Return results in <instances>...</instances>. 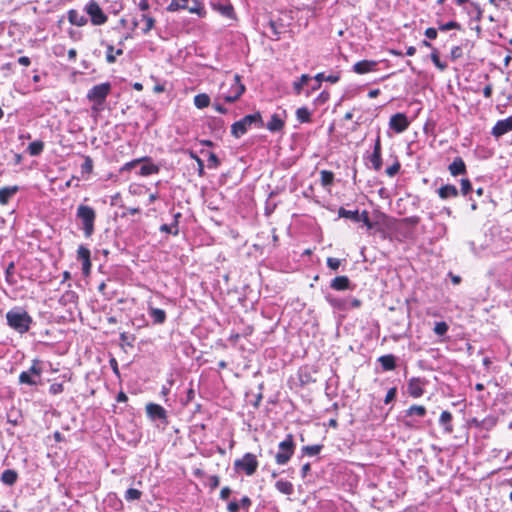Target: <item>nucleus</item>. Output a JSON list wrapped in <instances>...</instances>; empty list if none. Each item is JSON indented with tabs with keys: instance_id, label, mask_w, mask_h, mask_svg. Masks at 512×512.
<instances>
[{
	"instance_id": "nucleus-58",
	"label": "nucleus",
	"mask_w": 512,
	"mask_h": 512,
	"mask_svg": "<svg viewBox=\"0 0 512 512\" xmlns=\"http://www.w3.org/2000/svg\"><path fill=\"white\" fill-rule=\"evenodd\" d=\"M14 271H15V265H14V262H10L5 270V276H6V280L9 282V283H12V280H11V277L13 276L14 274Z\"/></svg>"
},
{
	"instance_id": "nucleus-49",
	"label": "nucleus",
	"mask_w": 512,
	"mask_h": 512,
	"mask_svg": "<svg viewBox=\"0 0 512 512\" xmlns=\"http://www.w3.org/2000/svg\"><path fill=\"white\" fill-rule=\"evenodd\" d=\"M77 295L73 291H67L65 294L62 295L60 301L63 303H76L77 301Z\"/></svg>"
},
{
	"instance_id": "nucleus-5",
	"label": "nucleus",
	"mask_w": 512,
	"mask_h": 512,
	"mask_svg": "<svg viewBox=\"0 0 512 512\" xmlns=\"http://www.w3.org/2000/svg\"><path fill=\"white\" fill-rule=\"evenodd\" d=\"M111 88L112 86L109 82H104L94 85L89 89L86 97L89 101L93 102V110H99V108L105 103L107 96L111 92Z\"/></svg>"
},
{
	"instance_id": "nucleus-46",
	"label": "nucleus",
	"mask_w": 512,
	"mask_h": 512,
	"mask_svg": "<svg viewBox=\"0 0 512 512\" xmlns=\"http://www.w3.org/2000/svg\"><path fill=\"white\" fill-rule=\"evenodd\" d=\"M448 329V324L444 321H441L435 324L433 331L438 336H444L447 333Z\"/></svg>"
},
{
	"instance_id": "nucleus-62",
	"label": "nucleus",
	"mask_w": 512,
	"mask_h": 512,
	"mask_svg": "<svg viewBox=\"0 0 512 512\" xmlns=\"http://www.w3.org/2000/svg\"><path fill=\"white\" fill-rule=\"evenodd\" d=\"M240 509L239 502L237 501H231L227 505V511L228 512H238Z\"/></svg>"
},
{
	"instance_id": "nucleus-35",
	"label": "nucleus",
	"mask_w": 512,
	"mask_h": 512,
	"mask_svg": "<svg viewBox=\"0 0 512 512\" xmlns=\"http://www.w3.org/2000/svg\"><path fill=\"white\" fill-rule=\"evenodd\" d=\"M322 449H323V445L315 444V445L303 446L301 451H302L303 455L312 457V456L318 455L322 451Z\"/></svg>"
},
{
	"instance_id": "nucleus-12",
	"label": "nucleus",
	"mask_w": 512,
	"mask_h": 512,
	"mask_svg": "<svg viewBox=\"0 0 512 512\" xmlns=\"http://www.w3.org/2000/svg\"><path fill=\"white\" fill-rule=\"evenodd\" d=\"M409 126V120L404 113L394 114L389 121V127L396 133L404 132Z\"/></svg>"
},
{
	"instance_id": "nucleus-50",
	"label": "nucleus",
	"mask_w": 512,
	"mask_h": 512,
	"mask_svg": "<svg viewBox=\"0 0 512 512\" xmlns=\"http://www.w3.org/2000/svg\"><path fill=\"white\" fill-rule=\"evenodd\" d=\"M361 301L354 297H346L347 311L361 306Z\"/></svg>"
},
{
	"instance_id": "nucleus-34",
	"label": "nucleus",
	"mask_w": 512,
	"mask_h": 512,
	"mask_svg": "<svg viewBox=\"0 0 512 512\" xmlns=\"http://www.w3.org/2000/svg\"><path fill=\"white\" fill-rule=\"evenodd\" d=\"M209 104H210V97L207 94L201 93V94H197L194 97V105L198 109L206 108L209 106Z\"/></svg>"
},
{
	"instance_id": "nucleus-59",
	"label": "nucleus",
	"mask_w": 512,
	"mask_h": 512,
	"mask_svg": "<svg viewBox=\"0 0 512 512\" xmlns=\"http://www.w3.org/2000/svg\"><path fill=\"white\" fill-rule=\"evenodd\" d=\"M463 55V50H462V47L460 46H454L452 49H451V53H450V56H451V59L452 60H456L460 57H462Z\"/></svg>"
},
{
	"instance_id": "nucleus-20",
	"label": "nucleus",
	"mask_w": 512,
	"mask_h": 512,
	"mask_svg": "<svg viewBox=\"0 0 512 512\" xmlns=\"http://www.w3.org/2000/svg\"><path fill=\"white\" fill-rule=\"evenodd\" d=\"M19 191V186H6L0 188V204L6 205L10 199Z\"/></svg>"
},
{
	"instance_id": "nucleus-1",
	"label": "nucleus",
	"mask_w": 512,
	"mask_h": 512,
	"mask_svg": "<svg viewBox=\"0 0 512 512\" xmlns=\"http://www.w3.org/2000/svg\"><path fill=\"white\" fill-rule=\"evenodd\" d=\"M7 325L20 334L29 331L33 323L32 317L22 307H14L6 313Z\"/></svg>"
},
{
	"instance_id": "nucleus-55",
	"label": "nucleus",
	"mask_w": 512,
	"mask_h": 512,
	"mask_svg": "<svg viewBox=\"0 0 512 512\" xmlns=\"http://www.w3.org/2000/svg\"><path fill=\"white\" fill-rule=\"evenodd\" d=\"M396 394H397V388L396 387L390 388L386 393V396L384 398V403L389 404L390 402H392L395 399Z\"/></svg>"
},
{
	"instance_id": "nucleus-10",
	"label": "nucleus",
	"mask_w": 512,
	"mask_h": 512,
	"mask_svg": "<svg viewBox=\"0 0 512 512\" xmlns=\"http://www.w3.org/2000/svg\"><path fill=\"white\" fill-rule=\"evenodd\" d=\"M146 413L150 420L160 421L161 424H168L167 411L159 404L148 403L146 405Z\"/></svg>"
},
{
	"instance_id": "nucleus-6",
	"label": "nucleus",
	"mask_w": 512,
	"mask_h": 512,
	"mask_svg": "<svg viewBox=\"0 0 512 512\" xmlns=\"http://www.w3.org/2000/svg\"><path fill=\"white\" fill-rule=\"evenodd\" d=\"M225 88L226 84H223L219 98H222L227 103L235 102L245 92V86L241 83V78L237 74L234 75L233 79L229 83V89L225 91Z\"/></svg>"
},
{
	"instance_id": "nucleus-3",
	"label": "nucleus",
	"mask_w": 512,
	"mask_h": 512,
	"mask_svg": "<svg viewBox=\"0 0 512 512\" xmlns=\"http://www.w3.org/2000/svg\"><path fill=\"white\" fill-rule=\"evenodd\" d=\"M76 218L81 223L85 237H91L95 230L96 212L94 208L80 204L77 207Z\"/></svg>"
},
{
	"instance_id": "nucleus-60",
	"label": "nucleus",
	"mask_w": 512,
	"mask_h": 512,
	"mask_svg": "<svg viewBox=\"0 0 512 512\" xmlns=\"http://www.w3.org/2000/svg\"><path fill=\"white\" fill-rule=\"evenodd\" d=\"M251 504H252V501L248 496L242 497L241 500L239 501L240 508H243L245 510H248L249 507L251 506Z\"/></svg>"
},
{
	"instance_id": "nucleus-48",
	"label": "nucleus",
	"mask_w": 512,
	"mask_h": 512,
	"mask_svg": "<svg viewBox=\"0 0 512 512\" xmlns=\"http://www.w3.org/2000/svg\"><path fill=\"white\" fill-rule=\"evenodd\" d=\"M39 364H40V361L35 359L33 361L32 366L30 367V369L27 370L26 372H29L32 376H35L36 378L40 379L41 378V374H42V369L39 366Z\"/></svg>"
},
{
	"instance_id": "nucleus-64",
	"label": "nucleus",
	"mask_w": 512,
	"mask_h": 512,
	"mask_svg": "<svg viewBox=\"0 0 512 512\" xmlns=\"http://www.w3.org/2000/svg\"><path fill=\"white\" fill-rule=\"evenodd\" d=\"M495 424H496V420L494 418H492V417L485 418L482 421V426L487 428V429L490 428V427H493Z\"/></svg>"
},
{
	"instance_id": "nucleus-4",
	"label": "nucleus",
	"mask_w": 512,
	"mask_h": 512,
	"mask_svg": "<svg viewBox=\"0 0 512 512\" xmlns=\"http://www.w3.org/2000/svg\"><path fill=\"white\" fill-rule=\"evenodd\" d=\"M185 9L190 13L197 14L199 17H205L206 15L204 5L199 0H171L166 7L168 12H177Z\"/></svg>"
},
{
	"instance_id": "nucleus-14",
	"label": "nucleus",
	"mask_w": 512,
	"mask_h": 512,
	"mask_svg": "<svg viewBox=\"0 0 512 512\" xmlns=\"http://www.w3.org/2000/svg\"><path fill=\"white\" fill-rule=\"evenodd\" d=\"M510 131H512V116L498 120L492 128L491 134L495 138H499Z\"/></svg>"
},
{
	"instance_id": "nucleus-52",
	"label": "nucleus",
	"mask_w": 512,
	"mask_h": 512,
	"mask_svg": "<svg viewBox=\"0 0 512 512\" xmlns=\"http://www.w3.org/2000/svg\"><path fill=\"white\" fill-rule=\"evenodd\" d=\"M400 163L396 161L393 165L386 168L385 172L389 177H394L400 170Z\"/></svg>"
},
{
	"instance_id": "nucleus-24",
	"label": "nucleus",
	"mask_w": 512,
	"mask_h": 512,
	"mask_svg": "<svg viewBox=\"0 0 512 512\" xmlns=\"http://www.w3.org/2000/svg\"><path fill=\"white\" fill-rule=\"evenodd\" d=\"M148 314L154 324H163L166 321V312L163 309L148 307Z\"/></svg>"
},
{
	"instance_id": "nucleus-43",
	"label": "nucleus",
	"mask_w": 512,
	"mask_h": 512,
	"mask_svg": "<svg viewBox=\"0 0 512 512\" xmlns=\"http://www.w3.org/2000/svg\"><path fill=\"white\" fill-rule=\"evenodd\" d=\"M149 160H150V157H147V156L141 157V158H138V159H134V160H132L130 162L125 163L121 167L120 171L121 172L130 171L132 168L137 166L139 163H142L143 161H149Z\"/></svg>"
},
{
	"instance_id": "nucleus-23",
	"label": "nucleus",
	"mask_w": 512,
	"mask_h": 512,
	"mask_svg": "<svg viewBox=\"0 0 512 512\" xmlns=\"http://www.w3.org/2000/svg\"><path fill=\"white\" fill-rule=\"evenodd\" d=\"M377 361L384 371H392L396 368V357L393 354L382 355Z\"/></svg>"
},
{
	"instance_id": "nucleus-32",
	"label": "nucleus",
	"mask_w": 512,
	"mask_h": 512,
	"mask_svg": "<svg viewBox=\"0 0 512 512\" xmlns=\"http://www.w3.org/2000/svg\"><path fill=\"white\" fill-rule=\"evenodd\" d=\"M141 20L144 22V26L141 28L142 32L143 34H148L154 28L155 19L144 13L141 15Z\"/></svg>"
},
{
	"instance_id": "nucleus-15",
	"label": "nucleus",
	"mask_w": 512,
	"mask_h": 512,
	"mask_svg": "<svg viewBox=\"0 0 512 512\" xmlns=\"http://www.w3.org/2000/svg\"><path fill=\"white\" fill-rule=\"evenodd\" d=\"M369 160L375 171H379L382 168L381 139L379 135L375 139L374 149L369 156Z\"/></svg>"
},
{
	"instance_id": "nucleus-56",
	"label": "nucleus",
	"mask_w": 512,
	"mask_h": 512,
	"mask_svg": "<svg viewBox=\"0 0 512 512\" xmlns=\"http://www.w3.org/2000/svg\"><path fill=\"white\" fill-rule=\"evenodd\" d=\"M160 231H161V232L170 233V234H173V235H177V234L179 233L178 228H175V226H174V224H173V223H172L171 225L163 224V225L160 227Z\"/></svg>"
},
{
	"instance_id": "nucleus-2",
	"label": "nucleus",
	"mask_w": 512,
	"mask_h": 512,
	"mask_svg": "<svg viewBox=\"0 0 512 512\" xmlns=\"http://www.w3.org/2000/svg\"><path fill=\"white\" fill-rule=\"evenodd\" d=\"M263 128L264 121L262 115L259 111L249 114L241 118L240 120L234 122L231 125V135L234 138H241L247 131L252 128Z\"/></svg>"
},
{
	"instance_id": "nucleus-53",
	"label": "nucleus",
	"mask_w": 512,
	"mask_h": 512,
	"mask_svg": "<svg viewBox=\"0 0 512 512\" xmlns=\"http://www.w3.org/2000/svg\"><path fill=\"white\" fill-rule=\"evenodd\" d=\"M460 28H461L460 24L457 23L456 21H449V22L439 26V29L441 31H448V30H451V29H458L459 30Z\"/></svg>"
},
{
	"instance_id": "nucleus-37",
	"label": "nucleus",
	"mask_w": 512,
	"mask_h": 512,
	"mask_svg": "<svg viewBox=\"0 0 512 512\" xmlns=\"http://www.w3.org/2000/svg\"><path fill=\"white\" fill-rule=\"evenodd\" d=\"M276 489L286 495H290L293 492V485L289 481L279 480L275 483Z\"/></svg>"
},
{
	"instance_id": "nucleus-40",
	"label": "nucleus",
	"mask_w": 512,
	"mask_h": 512,
	"mask_svg": "<svg viewBox=\"0 0 512 512\" xmlns=\"http://www.w3.org/2000/svg\"><path fill=\"white\" fill-rule=\"evenodd\" d=\"M432 62L434 65L441 71L445 70L447 68V64L445 62H442L439 58V52L436 48H433L432 53L430 55Z\"/></svg>"
},
{
	"instance_id": "nucleus-47",
	"label": "nucleus",
	"mask_w": 512,
	"mask_h": 512,
	"mask_svg": "<svg viewBox=\"0 0 512 512\" xmlns=\"http://www.w3.org/2000/svg\"><path fill=\"white\" fill-rule=\"evenodd\" d=\"M81 171L85 174H90L93 171V160L90 156L84 157V162L81 165Z\"/></svg>"
},
{
	"instance_id": "nucleus-19",
	"label": "nucleus",
	"mask_w": 512,
	"mask_h": 512,
	"mask_svg": "<svg viewBox=\"0 0 512 512\" xmlns=\"http://www.w3.org/2000/svg\"><path fill=\"white\" fill-rule=\"evenodd\" d=\"M330 287L336 291H344L351 289V282L347 276H337L331 281Z\"/></svg>"
},
{
	"instance_id": "nucleus-45",
	"label": "nucleus",
	"mask_w": 512,
	"mask_h": 512,
	"mask_svg": "<svg viewBox=\"0 0 512 512\" xmlns=\"http://www.w3.org/2000/svg\"><path fill=\"white\" fill-rule=\"evenodd\" d=\"M142 496V492L135 488H129L124 495L126 501L139 500Z\"/></svg>"
},
{
	"instance_id": "nucleus-18",
	"label": "nucleus",
	"mask_w": 512,
	"mask_h": 512,
	"mask_svg": "<svg viewBox=\"0 0 512 512\" xmlns=\"http://www.w3.org/2000/svg\"><path fill=\"white\" fill-rule=\"evenodd\" d=\"M377 65L373 60H362L353 65V71L357 74H365L373 71Z\"/></svg>"
},
{
	"instance_id": "nucleus-39",
	"label": "nucleus",
	"mask_w": 512,
	"mask_h": 512,
	"mask_svg": "<svg viewBox=\"0 0 512 512\" xmlns=\"http://www.w3.org/2000/svg\"><path fill=\"white\" fill-rule=\"evenodd\" d=\"M122 54H123L122 49L114 50V47L112 45H108L107 50H106V60L108 63H114L116 61V55H122Z\"/></svg>"
},
{
	"instance_id": "nucleus-38",
	"label": "nucleus",
	"mask_w": 512,
	"mask_h": 512,
	"mask_svg": "<svg viewBox=\"0 0 512 512\" xmlns=\"http://www.w3.org/2000/svg\"><path fill=\"white\" fill-rule=\"evenodd\" d=\"M39 379L35 376H32L29 372H21L19 375V382L21 384H27L30 386H34L38 384Z\"/></svg>"
},
{
	"instance_id": "nucleus-41",
	"label": "nucleus",
	"mask_w": 512,
	"mask_h": 512,
	"mask_svg": "<svg viewBox=\"0 0 512 512\" xmlns=\"http://www.w3.org/2000/svg\"><path fill=\"white\" fill-rule=\"evenodd\" d=\"M321 175V184L324 187L330 186L334 181V173L328 170H322L320 172Z\"/></svg>"
},
{
	"instance_id": "nucleus-42",
	"label": "nucleus",
	"mask_w": 512,
	"mask_h": 512,
	"mask_svg": "<svg viewBox=\"0 0 512 512\" xmlns=\"http://www.w3.org/2000/svg\"><path fill=\"white\" fill-rule=\"evenodd\" d=\"M217 10L227 18L233 19L235 17L234 8L231 4L218 5Z\"/></svg>"
},
{
	"instance_id": "nucleus-26",
	"label": "nucleus",
	"mask_w": 512,
	"mask_h": 512,
	"mask_svg": "<svg viewBox=\"0 0 512 512\" xmlns=\"http://www.w3.org/2000/svg\"><path fill=\"white\" fill-rule=\"evenodd\" d=\"M144 164L141 166L139 175L140 176H149L152 174H157L160 171L159 166L155 165L151 162V159L149 161H143Z\"/></svg>"
},
{
	"instance_id": "nucleus-7",
	"label": "nucleus",
	"mask_w": 512,
	"mask_h": 512,
	"mask_svg": "<svg viewBox=\"0 0 512 512\" xmlns=\"http://www.w3.org/2000/svg\"><path fill=\"white\" fill-rule=\"evenodd\" d=\"M295 443L292 434H288L286 438L278 445V452L275 455V461L278 465H285L289 462L294 454Z\"/></svg>"
},
{
	"instance_id": "nucleus-22",
	"label": "nucleus",
	"mask_w": 512,
	"mask_h": 512,
	"mask_svg": "<svg viewBox=\"0 0 512 512\" xmlns=\"http://www.w3.org/2000/svg\"><path fill=\"white\" fill-rule=\"evenodd\" d=\"M437 193H438V196L443 200H446L448 198L457 197L459 194L456 186H454L452 184H446V185L441 186L437 190Z\"/></svg>"
},
{
	"instance_id": "nucleus-57",
	"label": "nucleus",
	"mask_w": 512,
	"mask_h": 512,
	"mask_svg": "<svg viewBox=\"0 0 512 512\" xmlns=\"http://www.w3.org/2000/svg\"><path fill=\"white\" fill-rule=\"evenodd\" d=\"M64 390V387H63V384L62 383H53L52 385H50L49 387V392L53 395H57V394H60L62 393Z\"/></svg>"
},
{
	"instance_id": "nucleus-61",
	"label": "nucleus",
	"mask_w": 512,
	"mask_h": 512,
	"mask_svg": "<svg viewBox=\"0 0 512 512\" xmlns=\"http://www.w3.org/2000/svg\"><path fill=\"white\" fill-rule=\"evenodd\" d=\"M208 163H209L208 164L209 167L216 168L219 165L220 161L214 153H210L209 158H208Z\"/></svg>"
},
{
	"instance_id": "nucleus-17",
	"label": "nucleus",
	"mask_w": 512,
	"mask_h": 512,
	"mask_svg": "<svg viewBox=\"0 0 512 512\" xmlns=\"http://www.w3.org/2000/svg\"><path fill=\"white\" fill-rule=\"evenodd\" d=\"M270 132H280L285 126L284 119L277 113H274L270 120L264 125Z\"/></svg>"
},
{
	"instance_id": "nucleus-9",
	"label": "nucleus",
	"mask_w": 512,
	"mask_h": 512,
	"mask_svg": "<svg viewBox=\"0 0 512 512\" xmlns=\"http://www.w3.org/2000/svg\"><path fill=\"white\" fill-rule=\"evenodd\" d=\"M84 11L90 16L93 25L99 26L107 22V16L95 0H90L85 5Z\"/></svg>"
},
{
	"instance_id": "nucleus-54",
	"label": "nucleus",
	"mask_w": 512,
	"mask_h": 512,
	"mask_svg": "<svg viewBox=\"0 0 512 512\" xmlns=\"http://www.w3.org/2000/svg\"><path fill=\"white\" fill-rule=\"evenodd\" d=\"M340 264H341V261L338 258H334V257L327 258V266L331 270H334V271L338 270V268L340 267Z\"/></svg>"
},
{
	"instance_id": "nucleus-29",
	"label": "nucleus",
	"mask_w": 512,
	"mask_h": 512,
	"mask_svg": "<svg viewBox=\"0 0 512 512\" xmlns=\"http://www.w3.org/2000/svg\"><path fill=\"white\" fill-rule=\"evenodd\" d=\"M426 408L422 405H412L407 410H405V417H413L417 416L422 418L426 415Z\"/></svg>"
},
{
	"instance_id": "nucleus-21",
	"label": "nucleus",
	"mask_w": 512,
	"mask_h": 512,
	"mask_svg": "<svg viewBox=\"0 0 512 512\" xmlns=\"http://www.w3.org/2000/svg\"><path fill=\"white\" fill-rule=\"evenodd\" d=\"M68 20L72 25L78 27L84 26L87 23L86 16L76 9H71L68 11Z\"/></svg>"
},
{
	"instance_id": "nucleus-30",
	"label": "nucleus",
	"mask_w": 512,
	"mask_h": 512,
	"mask_svg": "<svg viewBox=\"0 0 512 512\" xmlns=\"http://www.w3.org/2000/svg\"><path fill=\"white\" fill-rule=\"evenodd\" d=\"M44 150V142L41 140L33 141L29 144L27 151L30 156H39Z\"/></svg>"
},
{
	"instance_id": "nucleus-51",
	"label": "nucleus",
	"mask_w": 512,
	"mask_h": 512,
	"mask_svg": "<svg viewBox=\"0 0 512 512\" xmlns=\"http://www.w3.org/2000/svg\"><path fill=\"white\" fill-rule=\"evenodd\" d=\"M461 192L464 196L468 195L472 191V185L469 179H461Z\"/></svg>"
},
{
	"instance_id": "nucleus-31",
	"label": "nucleus",
	"mask_w": 512,
	"mask_h": 512,
	"mask_svg": "<svg viewBox=\"0 0 512 512\" xmlns=\"http://www.w3.org/2000/svg\"><path fill=\"white\" fill-rule=\"evenodd\" d=\"M338 215L342 218L351 219L354 222H359L361 220L358 210H346L345 208L341 207L338 210Z\"/></svg>"
},
{
	"instance_id": "nucleus-16",
	"label": "nucleus",
	"mask_w": 512,
	"mask_h": 512,
	"mask_svg": "<svg viewBox=\"0 0 512 512\" xmlns=\"http://www.w3.org/2000/svg\"><path fill=\"white\" fill-rule=\"evenodd\" d=\"M448 171L454 177L465 175L467 173L466 164L461 157L454 158L453 162L449 164Z\"/></svg>"
},
{
	"instance_id": "nucleus-27",
	"label": "nucleus",
	"mask_w": 512,
	"mask_h": 512,
	"mask_svg": "<svg viewBox=\"0 0 512 512\" xmlns=\"http://www.w3.org/2000/svg\"><path fill=\"white\" fill-rule=\"evenodd\" d=\"M0 479L5 485L12 486L16 483L18 474L13 469H7L3 471Z\"/></svg>"
},
{
	"instance_id": "nucleus-25",
	"label": "nucleus",
	"mask_w": 512,
	"mask_h": 512,
	"mask_svg": "<svg viewBox=\"0 0 512 512\" xmlns=\"http://www.w3.org/2000/svg\"><path fill=\"white\" fill-rule=\"evenodd\" d=\"M452 414L449 411H443L439 418V424L443 427L444 432L450 434L453 432Z\"/></svg>"
},
{
	"instance_id": "nucleus-11",
	"label": "nucleus",
	"mask_w": 512,
	"mask_h": 512,
	"mask_svg": "<svg viewBox=\"0 0 512 512\" xmlns=\"http://www.w3.org/2000/svg\"><path fill=\"white\" fill-rule=\"evenodd\" d=\"M426 384L427 381L424 378L412 377L407 383V392L412 398H420L425 392Z\"/></svg>"
},
{
	"instance_id": "nucleus-28",
	"label": "nucleus",
	"mask_w": 512,
	"mask_h": 512,
	"mask_svg": "<svg viewBox=\"0 0 512 512\" xmlns=\"http://www.w3.org/2000/svg\"><path fill=\"white\" fill-rule=\"evenodd\" d=\"M327 302L338 310L347 311L346 298H338L332 295H326Z\"/></svg>"
},
{
	"instance_id": "nucleus-13",
	"label": "nucleus",
	"mask_w": 512,
	"mask_h": 512,
	"mask_svg": "<svg viewBox=\"0 0 512 512\" xmlns=\"http://www.w3.org/2000/svg\"><path fill=\"white\" fill-rule=\"evenodd\" d=\"M90 250L84 245H80L77 250V259L82 262V272L85 276L91 272Z\"/></svg>"
},
{
	"instance_id": "nucleus-8",
	"label": "nucleus",
	"mask_w": 512,
	"mask_h": 512,
	"mask_svg": "<svg viewBox=\"0 0 512 512\" xmlns=\"http://www.w3.org/2000/svg\"><path fill=\"white\" fill-rule=\"evenodd\" d=\"M234 468L243 471L247 476H252L258 468L257 457L252 453H245L242 458L235 460Z\"/></svg>"
},
{
	"instance_id": "nucleus-36",
	"label": "nucleus",
	"mask_w": 512,
	"mask_h": 512,
	"mask_svg": "<svg viewBox=\"0 0 512 512\" xmlns=\"http://www.w3.org/2000/svg\"><path fill=\"white\" fill-rule=\"evenodd\" d=\"M296 118L300 123L311 122V112L306 107H300L296 110Z\"/></svg>"
},
{
	"instance_id": "nucleus-63",
	"label": "nucleus",
	"mask_w": 512,
	"mask_h": 512,
	"mask_svg": "<svg viewBox=\"0 0 512 512\" xmlns=\"http://www.w3.org/2000/svg\"><path fill=\"white\" fill-rule=\"evenodd\" d=\"M425 36L428 39H435L437 37V30L435 28L429 27L425 30Z\"/></svg>"
},
{
	"instance_id": "nucleus-44",
	"label": "nucleus",
	"mask_w": 512,
	"mask_h": 512,
	"mask_svg": "<svg viewBox=\"0 0 512 512\" xmlns=\"http://www.w3.org/2000/svg\"><path fill=\"white\" fill-rule=\"evenodd\" d=\"M186 153L190 156V158L194 159L195 161H197V170H198V174L199 176H203L204 175V162L201 158H199L197 156V154L192 151V150H187Z\"/></svg>"
},
{
	"instance_id": "nucleus-33",
	"label": "nucleus",
	"mask_w": 512,
	"mask_h": 512,
	"mask_svg": "<svg viewBox=\"0 0 512 512\" xmlns=\"http://www.w3.org/2000/svg\"><path fill=\"white\" fill-rule=\"evenodd\" d=\"M310 79L311 77L308 74H302L297 81H294L293 90L295 94L300 95L303 90V86L307 84Z\"/></svg>"
}]
</instances>
